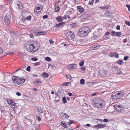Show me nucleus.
Returning a JSON list of instances; mask_svg holds the SVG:
<instances>
[{
	"label": "nucleus",
	"instance_id": "54",
	"mask_svg": "<svg viewBox=\"0 0 130 130\" xmlns=\"http://www.w3.org/2000/svg\"><path fill=\"white\" fill-rule=\"evenodd\" d=\"M37 119L39 121H41V118L40 116H37Z\"/></svg>",
	"mask_w": 130,
	"mask_h": 130
},
{
	"label": "nucleus",
	"instance_id": "17",
	"mask_svg": "<svg viewBox=\"0 0 130 130\" xmlns=\"http://www.w3.org/2000/svg\"><path fill=\"white\" fill-rule=\"evenodd\" d=\"M47 34V32L46 31H40L38 32V33L37 34V36L39 35H45Z\"/></svg>",
	"mask_w": 130,
	"mask_h": 130
},
{
	"label": "nucleus",
	"instance_id": "11",
	"mask_svg": "<svg viewBox=\"0 0 130 130\" xmlns=\"http://www.w3.org/2000/svg\"><path fill=\"white\" fill-rule=\"evenodd\" d=\"M105 124H99L94 126V128H103L106 126Z\"/></svg>",
	"mask_w": 130,
	"mask_h": 130
},
{
	"label": "nucleus",
	"instance_id": "19",
	"mask_svg": "<svg viewBox=\"0 0 130 130\" xmlns=\"http://www.w3.org/2000/svg\"><path fill=\"white\" fill-rule=\"evenodd\" d=\"M56 19L58 22H60L62 21L63 20L62 17L60 16H59L57 17Z\"/></svg>",
	"mask_w": 130,
	"mask_h": 130
},
{
	"label": "nucleus",
	"instance_id": "6",
	"mask_svg": "<svg viewBox=\"0 0 130 130\" xmlns=\"http://www.w3.org/2000/svg\"><path fill=\"white\" fill-rule=\"evenodd\" d=\"M115 11L113 8L111 7L109 8L106 10L105 13V14L106 16H111L112 14L115 13Z\"/></svg>",
	"mask_w": 130,
	"mask_h": 130
},
{
	"label": "nucleus",
	"instance_id": "48",
	"mask_svg": "<svg viewBox=\"0 0 130 130\" xmlns=\"http://www.w3.org/2000/svg\"><path fill=\"white\" fill-rule=\"evenodd\" d=\"M94 0H91L89 2V4L92 5L94 2Z\"/></svg>",
	"mask_w": 130,
	"mask_h": 130
},
{
	"label": "nucleus",
	"instance_id": "7",
	"mask_svg": "<svg viewBox=\"0 0 130 130\" xmlns=\"http://www.w3.org/2000/svg\"><path fill=\"white\" fill-rule=\"evenodd\" d=\"M66 36L69 40H72L74 37V35L71 31L69 30L65 34Z\"/></svg>",
	"mask_w": 130,
	"mask_h": 130
},
{
	"label": "nucleus",
	"instance_id": "34",
	"mask_svg": "<svg viewBox=\"0 0 130 130\" xmlns=\"http://www.w3.org/2000/svg\"><path fill=\"white\" fill-rule=\"evenodd\" d=\"M31 16L30 15H28L27 16L26 18V19L27 21H30L31 20Z\"/></svg>",
	"mask_w": 130,
	"mask_h": 130
},
{
	"label": "nucleus",
	"instance_id": "8",
	"mask_svg": "<svg viewBox=\"0 0 130 130\" xmlns=\"http://www.w3.org/2000/svg\"><path fill=\"white\" fill-rule=\"evenodd\" d=\"M115 109L118 112H122L123 111V109L121 105H115Z\"/></svg>",
	"mask_w": 130,
	"mask_h": 130
},
{
	"label": "nucleus",
	"instance_id": "47",
	"mask_svg": "<svg viewBox=\"0 0 130 130\" xmlns=\"http://www.w3.org/2000/svg\"><path fill=\"white\" fill-rule=\"evenodd\" d=\"M62 101L64 103H66L67 101L66 100V98L65 97H64L62 98Z\"/></svg>",
	"mask_w": 130,
	"mask_h": 130
},
{
	"label": "nucleus",
	"instance_id": "20",
	"mask_svg": "<svg viewBox=\"0 0 130 130\" xmlns=\"http://www.w3.org/2000/svg\"><path fill=\"white\" fill-rule=\"evenodd\" d=\"M37 111L39 113H41L43 112V109L42 108L40 107H39L37 108Z\"/></svg>",
	"mask_w": 130,
	"mask_h": 130
},
{
	"label": "nucleus",
	"instance_id": "1",
	"mask_svg": "<svg viewBox=\"0 0 130 130\" xmlns=\"http://www.w3.org/2000/svg\"><path fill=\"white\" fill-rule=\"evenodd\" d=\"M92 104L94 107L98 108H103L105 106V102L101 99H95L93 100Z\"/></svg>",
	"mask_w": 130,
	"mask_h": 130
},
{
	"label": "nucleus",
	"instance_id": "44",
	"mask_svg": "<svg viewBox=\"0 0 130 130\" xmlns=\"http://www.w3.org/2000/svg\"><path fill=\"white\" fill-rule=\"evenodd\" d=\"M49 42L50 43V44H53L54 43V42L53 41V40L52 39H51L49 40Z\"/></svg>",
	"mask_w": 130,
	"mask_h": 130
},
{
	"label": "nucleus",
	"instance_id": "43",
	"mask_svg": "<svg viewBox=\"0 0 130 130\" xmlns=\"http://www.w3.org/2000/svg\"><path fill=\"white\" fill-rule=\"evenodd\" d=\"M45 60L46 61H49L51 60V59L49 57H46L45 58Z\"/></svg>",
	"mask_w": 130,
	"mask_h": 130
},
{
	"label": "nucleus",
	"instance_id": "64",
	"mask_svg": "<svg viewBox=\"0 0 130 130\" xmlns=\"http://www.w3.org/2000/svg\"><path fill=\"white\" fill-rule=\"evenodd\" d=\"M110 34V33L108 32H106L105 34V35L106 36H108Z\"/></svg>",
	"mask_w": 130,
	"mask_h": 130
},
{
	"label": "nucleus",
	"instance_id": "16",
	"mask_svg": "<svg viewBox=\"0 0 130 130\" xmlns=\"http://www.w3.org/2000/svg\"><path fill=\"white\" fill-rule=\"evenodd\" d=\"M22 16H25L27 15L28 12L25 9H24L22 11Z\"/></svg>",
	"mask_w": 130,
	"mask_h": 130
},
{
	"label": "nucleus",
	"instance_id": "2",
	"mask_svg": "<svg viewBox=\"0 0 130 130\" xmlns=\"http://www.w3.org/2000/svg\"><path fill=\"white\" fill-rule=\"evenodd\" d=\"M30 43L29 46L30 52L34 53L39 50L40 48V45L36 41L32 40L30 41Z\"/></svg>",
	"mask_w": 130,
	"mask_h": 130
},
{
	"label": "nucleus",
	"instance_id": "56",
	"mask_svg": "<svg viewBox=\"0 0 130 130\" xmlns=\"http://www.w3.org/2000/svg\"><path fill=\"white\" fill-rule=\"evenodd\" d=\"M126 6L128 8V11H130V5H126Z\"/></svg>",
	"mask_w": 130,
	"mask_h": 130
},
{
	"label": "nucleus",
	"instance_id": "28",
	"mask_svg": "<svg viewBox=\"0 0 130 130\" xmlns=\"http://www.w3.org/2000/svg\"><path fill=\"white\" fill-rule=\"evenodd\" d=\"M41 82L40 79H38L34 82V83L35 84H40Z\"/></svg>",
	"mask_w": 130,
	"mask_h": 130
},
{
	"label": "nucleus",
	"instance_id": "39",
	"mask_svg": "<svg viewBox=\"0 0 130 130\" xmlns=\"http://www.w3.org/2000/svg\"><path fill=\"white\" fill-rule=\"evenodd\" d=\"M100 46L99 45H94V47H93V48L92 50H96L98 48H99L100 47Z\"/></svg>",
	"mask_w": 130,
	"mask_h": 130
},
{
	"label": "nucleus",
	"instance_id": "49",
	"mask_svg": "<svg viewBox=\"0 0 130 130\" xmlns=\"http://www.w3.org/2000/svg\"><path fill=\"white\" fill-rule=\"evenodd\" d=\"M26 18L24 17L23 16V17L21 19L22 21L23 22H25L26 21Z\"/></svg>",
	"mask_w": 130,
	"mask_h": 130
},
{
	"label": "nucleus",
	"instance_id": "50",
	"mask_svg": "<svg viewBox=\"0 0 130 130\" xmlns=\"http://www.w3.org/2000/svg\"><path fill=\"white\" fill-rule=\"evenodd\" d=\"M31 60H32L36 61L38 59L36 57H32L31 58Z\"/></svg>",
	"mask_w": 130,
	"mask_h": 130
},
{
	"label": "nucleus",
	"instance_id": "29",
	"mask_svg": "<svg viewBox=\"0 0 130 130\" xmlns=\"http://www.w3.org/2000/svg\"><path fill=\"white\" fill-rule=\"evenodd\" d=\"M14 101L13 100L10 99H8L7 100V102L10 105H11L12 103H13Z\"/></svg>",
	"mask_w": 130,
	"mask_h": 130
},
{
	"label": "nucleus",
	"instance_id": "18",
	"mask_svg": "<svg viewBox=\"0 0 130 130\" xmlns=\"http://www.w3.org/2000/svg\"><path fill=\"white\" fill-rule=\"evenodd\" d=\"M11 15L9 14H7L5 16L4 18V19H7L9 20H10L11 19Z\"/></svg>",
	"mask_w": 130,
	"mask_h": 130
},
{
	"label": "nucleus",
	"instance_id": "55",
	"mask_svg": "<svg viewBox=\"0 0 130 130\" xmlns=\"http://www.w3.org/2000/svg\"><path fill=\"white\" fill-rule=\"evenodd\" d=\"M103 121L104 122H108V120L106 119H104L103 120Z\"/></svg>",
	"mask_w": 130,
	"mask_h": 130
},
{
	"label": "nucleus",
	"instance_id": "15",
	"mask_svg": "<svg viewBox=\"0 0 130 130\" xmlns=\"http://www.w3.org/2000/svg\"><path fill=\"white\" fill-rule=\"evenodd\" d=\"M32 31L33 33L36 36H37V34L38 33V29L36 27H34L32 28Z\"/></svg>",
	"mask_w": 130,
	"mask_h": 130
},
{
	"label": "nucleus",
	"instance_id": "14",
	"mask_svg": "<svg viewBox=\"0 0 130 130\" xmlns=\"http://www.w3.org/2000/svg\"><path fill=\"white\" fill-rule=\"evenodd\" d=\"M77 9L80 13L83 12L84 11V9L81 6H79L77 7Z\"/></svg>",
	"mask_w": 130,
	"mask_h": 130
},
{
	"label": "nucleus",
	"instance_id": "22",
	"mask_svg": "<svg viewBox=\"0 0 130 130\" xmlns=\"http://www.w3.org/2000/svg\"><path fill=\"white\" fill-rule=\"evenodd\" d=\"M41 76L44 78H46L48 77L49 75L47 73L44 72L41 74Z\"/></svg>",
	"mask_w": 130,
	"mask_h": 130
},
{
	"label": "nucleus",
	"instance_id": "25",
	"mask_svg": "<svg viewBox=\"0 0 130 130\" xmlns=\"http://www.w3.org/2000/svg\"><path fill=\"white\" fill-rule=\"evenodd\" d=\"M55 9L56 12H58L60 9V8L59 7L58 5H57L55 6Z\"/></svg>",
	"mask_w": 130,
	"mask_h": 130
},
{
	"label": "nucleus",
	"instance_id": "37",
	"mask_svg": "<svg viewBox=\"0 0 130 130\" xmlns=\"http://www.w3.org/2000/svg\"><path fill=\"white\" fill-rule=\"evenodd\" d=\"M66 76L67 78L68 79H71L72 78L71 76V75H70V74H67V75H66Z\"/></svg>",
	"mask_w": 130,
	"mask_h": 130
},
{
	"label": "nucleus",
	"instance_id": "35",
	"mask_svg": "<svg viewBox=\"0 0 130 130\" xmlns=\"http://www.w3.org/2000/svg\"><path fill=\"white\" fill-rule=\"evenodd\" d=\"M84 61L83 60H81L79 63V66H83L84 63Z\"/></svg>",
	"mask_w": 130,
	"mask_h": 130
},
{
	"label": "nucleus",
	"instance_id": "21",
	"mask_svg": "<svg viewBox=\"0 0 130 130\" xmlns=\"http://www.w3.org/2000/svg\"><path fill=\"white\" fill-rule=\"evenodd\" d=\"M65 23V22L59 23L56 24V26L57 28H59V27L62 26Z\"/></svg>",
	"mask_w": 130,
	"mask_h": 130
},
{
	"label": "nucleus",
	"instance_id": "53",
	"mask_svg": "<svg viewBox=\"0 0 130 130\" xmlns=\"http://www.w3.org/2000/svg\"><path fill=\"white\" fill-rule=\"evenodd\" d=\"M40 64L39 62H36L35 63L34 65L35 66H37L40 65Z\"/></svg>",
	"mask_w": 130,
	"mask_h": 130
},
{
	"label": "nucleus",
	"instance_id": "51",
	"mask_svg": "<svg viewBox=\"0 0 130 130\" xmlns=\"http://www.w3.org/2000/svg\"><path fill=\"white\" fill-rule=\"evenodd\" d=\"M80 69L83 71H85L86 70V68L84 67H82L80 68Z\"/></svg>",
	"mask_w": 130,
	"mask_h": 130
},
{
	"label": "nucleus",
	"instance_id": "46",
	"mask_svg": "<svg viewBox=\"0 0 130 130\" xmlns=\"http://www.w3.org/2000/svg\"><path fill=\"white\" fill-rule=\"evenodd\" d=\"M73 122V121L72 120H71L69 121L67 123V124L68 125H70V124H72Z\"/></svg>",
	"mask_w": 130,
	"mask_h": 130
},
{
	"label": "nucleus",
	"instance_id": "41",
	"mask_svg": "<svg viewBox=\"0 0 130 130\" xmlns=\"http://www.w3.org/2000/svg\"><path fill=\"white\" fill-rule=\"evenodd\" d=\"M117 62L118 64H121L123 62V61L122 60L120 59Z\"/></svg>",
	"mask_w": 130,
	"mask_h": 130
},
{
	"label": "nucleus",
	"instance_id": "33",
	"mask_svg": "<svg viewBox=\"0 0 130 130\" xmlns=\"http://www.w3.org/2000/svg\"><path fill=\"white\" fill-rule=\"evenodd\" d=\"M40 8L39 7H38L36 8V9H35L34 10V12H39L40 11Z\"/></svg>",
	"mask_w": 130,
	"mask_h": 130
},
{
	"label": "nucleus",
	"instance_id": "60",
	"mask_svg": "<svg viewBox=\"0 0 130 130\" xmlns=\"http://www.w3.org/2000/svg\"><path fill=\"white\" fill-rule=\"evenodd\" d=\"M116 28L118 30H120V28L119 25H118L116 27Z\"/></svg>",
	"mask_w": 130,
	"mask_h": 130
},
{
	"label": "nucleus",
	"instance_id": "61",
	"mask_svg": "<svg viewBox=\"0 0 130 130\" xmlns=\"http://www.w3.org/2000/svg\"><path fill=\"white\" fill-rule=\"evenodd\" d=\"M59 2L60 1H57L55 4V6H56V5H58V4L59 3Z\"/></svg>",
	"mask_w": 130,
	"mask_h": 130
},
{
	"label": "nucleus",
	"instance_id": "32",
	"mask_svg": "<svg viewBox=\"0 0 130 130\" xmlns=\"http://www.w3.org/2000/svg\"><path fill=\"white\" fill-rule=\"evenodd\" d=\"M116 32L115 31L113 30H112L111 31L110 33V34L112 36H114L116 35Z\"/></svg>",
	"mask_w": 130,
	"mask_h": 130
},
{
	"label": "nucleus",
	"instance_id": "5",
	"mask_svg": "<svg viewBox=\"0 0 130 130\" xmlns=\"http://www.w3.org/2000/svg\"><path fill=\"white\" fill-rule=\"evenodd\" d=\"M121 91H117L113 93L111 95V98L112 99H117L121 97Z\"/></svg>",
	"mask_w": 130,
	"mask_h": 130
},
{
	"label": "nucleus",
	"instance_id": "3",
	"mask_svg": "<svg viewBox=\"0 0 130 130\" xmlns=\"http://www.w3.org/2000/svg\"><path fill=\"white\" fill-rule=\"evenodd\" d=\"M12 81L15 86L20 87L22 85V84L25 82V79L23 77L14 76L12 77Z\"/></svg>",
	"mask_w": 130,
	"mask_h": 130
},
{
	"label": "nucleus",
	"instance_id": "40",
	"mask_svg": "<svg viewBox=\"0 0 130 130\" xmlns=\"http://www.w3.org/2000/svg\"><path fill=\"white\" fill-rule=\"evenodd\" d=\"M14 39H11L10 42V44L11 45H12L13 44L14 42Z\"/></svg>",
	"mask_w": 130,
	"mask_h": 130
},
{
	"label": "nucleus",
	"instance_id": "38",
	"mask_svg": "<svg viewBox=\"0 0 130 130\" xmlns=\"http://www.w3.org/2000/svg\"><path fill=\"white\" fill-rule=\"evenodd\" d=\"M115 53V52H112L110 53L109 55V56L111 57H113L114 56Z\"/></svg>",
	"mask_w": 130,
	"mask_h": 130
},
{
	"label": "nucleus",
	"instance_id": "13",
	"mask_svg": "<svg viewBox=\"0 0 130 130\" xmlns=\"http://www.w3.org/2000/svg\"><path fill=\"white\" fill-rule=\"evenodd\" d=\"M61 115H62V120L66 119L69 117L68 115L66 113L62 112L61 113Z\"/></svg>",
	"mask_w": 130,
	"mask_h": 130
},
{
	"label": "nucleus",
	"instance_id": "23",
	"mask_svg": "<svg viewBox=\"0 0 130 130\" xmlns=\"http://www.w3.org/2000/svg\"><path fill=\"white\" fill-rule=\"evenodd\" d=\"M10 35L14 37H15L17 36V35L15 32L13 31H11L10 32Z\"/></svg>",
	"mask_w": 130,
	"mask_h": 130
},
{
	"label": "nucleus",
	"instance_id": "59",
	"mask_svg": "<svg viewBox=\"0 0 130 130\" xmlns=\"http://www.w3.org/2000/svg\"><path fill=\"white\" fill-rule=\"evenodd\" d=\"M90 126V125L89 124H86L85 126H84V127H89Z\"/></svg>",
	"mask_w": 130,
	"mask_h": 130
},
{
	"label": "nucleus",
	"instance_id": "12",
	"mask_svg": "<svg viewBox=\"0 0 130 130\" xmlns=\"http://www.w3.org/2000/svg\"><path fill=\"white\" fill-rule=\"evenodd\" d=\"M70 12H67L63 17V18L65 20L67 19H68L69 20L71 18V17L70 16Z\"/></svg>",
	"mask_w": 130,
	"mask_h": 130
},
{
	"label": "nucleus",
	"instance_id": "10",
	"mask_svg": "<svg viewBox=\"0 0 130 130\" xmlns=\"http://www.w3.org/2000/svg\"><path fill=\"white\" fill-rule=\"evenodd\" d=\"M16 6L18 9H21L23 8V6L22 5V3L20 1H17L16 3Z\"/></svg>",
	"mask_w": 130,
	"mask_h": 130
},
{
	"label": "nucleus",
	"instance_id": "62",
	"mask_svg": "<svg viewBox=\"0 0 130 130\" xmlns=\"http://www.w3.org/2000/svg\"><path fill=\"white\" fill-rule=\"evenodd\" d=\"M29 36L31 38H33L34 37V35L32 34H29Z\"/></svg>",
	"mask_w": 130,
	"mask_h": 130
},
{
	"label": "nucleus",
	"instance_id": "42",
	"mask_svg": "<svg viewBox=\"0 0 130 130\" xmlns=\"http://www.w3.org/2000/svg\"><path fill=\"white\" fill-rule=\"evenodd\" d=\"M125 24L127 25L128 26H130V22L129 21H126L125 22Z\"/></svg>",
	"mask_w": 130,
	"mask_h": 130
},
{
	"label": "nucleus",
	"instance_id": "27",
	"mask_svg": "<svg viewBox=\"0 0 130 130\" xmlns=\"http://www.w3.org/2000/svg\"><path fill=\"white\" fill-rule=\"evenodd\" d=\"M4 22L6 25L7 26H8L9 24L10 20L7 19H4Z\"/></svg>",
	"mask_w": 130,
	"mask_h": 130
},
{
	"label": "nucleus",
	"instance_id": "9",
	"mask_svg": "<svg viewBox=\"0 0 130 130\" xmlns=\"http://www.w3.org/2000/svg\"><path fill=\"white\" fill-rule=\"evenodd\" d=\"M77 65L76 64H71L68 65L67 68L69 70L75 69L77 67Z\"/></svg>",
	"mask_w": 130,
	"mask_h": 130
},
{
	"label": "nucleus",
	"instance_id": "57",
	"mask_svg": "<svg viewBox=\"0 0 130 130\" xmlns=\"http://www.w3.org/2000/svg\"><path fill=\"white\" fill-rule=\"evenodd\" d=\"M48 17V16L47 15H44L43 16V19H47Z\"/></svg>",
	"mask_w": 130,
	"mask_h": 130
},
{
	"label": "nucleus",
	"instance_id": "36",
	"mask_svg": "<svg viewBox=\"0 0 130 130\" xmlns=\"http://www.w3.org/2000/svg\"><path fill=\"white\" fill-rule=\"evenodd\" d=\"M116 35L115 36L119 37L121 35V32H116Z\"/></svg>",
	"mask_w": 130,
	"mask_h": 130
},
{
	"label": "nucleus",
	"instance_id": "45",
	"mask_svg": "<svg viewBox=\"0 0 130 130\" xmlns=\"http://www.w3.org/2000/svg\"><path fill=\"white\" fill-rule=\"evenodd\" d=\"M80 83L81 84H83L84 83V79H82L80 81Z\"/></svg>",
	"mask_w": 130,
	"mask_h": 130
},
{
	"label": "nucleus",
	"instance_id": "24",
	"mask_svg": "<svg viewBox=\"0 0 130 130\" xmlns=\"http://www.w3.org/2000/svg\"><path fill=\"white\" fill-rule=\"evenodd\" d=\"M61 125L64 128H67V125L63 121H62L61 123Z\"/></svg>",
	"mask_w": 130,
	"mask_h": 130
},
{
	"label": "nucleus",
	"instance_id": "4",
	"mask_svg": "<svg viewBox=\"0 0 130 130\" xmlns=\"http://www.w3.org/2000/svg\"><path fill=\"white\" fill-rule=\"evenodd\" d=\"M90 30V28L89 27H84L79 30L78 35L80 37H84L88 34Z\"/></svg>",
	"mask_w": 130,
	"mask_h": 130
},
{
	"label": "nucleus",
	"instance_id": "63",
	"mask_svg": "<svg viewBox=\"0 0 130 130\" xmlns=\"http://www.w3.org/2000/svg\"><path fill=\"white\" fill-rule=\"evenodd\" d=\"M128 57L127 56H125L124 57V59L125 60H126L128 59Z\"/></svg>",
	"mask_w": 130,
	"mask_h": 130
},
{
	"label": "nucleus",
	"instance_id": "26",
	"mask_svg": "<svg viewBox=\"0 0 130 130\" xmlns=\"http://www.w3.org/2000/svg\"><path fill=\"white\" fill-rule=\"evenodd\" d=\"M70 84L69 82H65L62 84V85L63 86H66L69 85Z\"/></svg>",
	"mask_w": 130,
	"mask_h": 130
},
{
	"label": "nucleus",
	"instance_id": "52",
	"mask_svg": "<svg viewBox=\"0 0 130 130\" xmlns=\"http://www.w3.org/2000/svg\"><path fill=\"white\" fill-rule=\"evenodd\" d=\"M114 56L116 58H118L119 57V55L117 53L115 52Z\"/></svg>",
	"mask_w": 130,
	"mask_h": 130
},
{
	"label": "nucleus",
	"instance_id": "30",
	"mask_svg": "<svg viewBox=\"0 0 130 130\" xmlns=\"http://www.w3.org/2000/svg\"><path fill=\"white\" fill-rule=\"evenodd\" d=\"M88 15L87 14H85L82 15L80 17L82 18L85 19L87 18V17H88Z\"/></svg>",
	"mask_w": 130,
	"mask_h": 130
},
{
	"label": "nucleus",
	"instance_id": "31",
	"mask_svg": "<svg viewBox=\"0 0 130 130\" xmlns=\"http://www.w3.org/2000/svg\"><path fill=\"white\" fill-rule=\"evenodd\" d=\"M15 103L14 101L13 102V103H12L11 105H11V108H15Z\"/></svg>",
	"mask_w": 130,
	"mask_h": 130
},
{
	"label": "nucleus",
	"instance_id": "58",
	"mask_svg": "<svg viewBox=\"0 0 130 130\" xmlns=\"http://www.w3.org/2000/svg\"><path fill=\"white\" fill-rule=\"evenodd\" d=\"M30 66H28L26 68V70L28 71H30Z\"/></svg>",
	"mask_w": 130,
	"mask_h": 130
}]
</instances>
